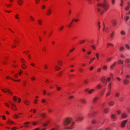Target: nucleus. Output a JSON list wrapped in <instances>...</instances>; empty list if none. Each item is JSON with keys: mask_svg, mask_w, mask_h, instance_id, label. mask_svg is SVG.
<instances>
[{"mask_svg": "<svg viewBox=\"0 0 130 130\" xmlns=\"http://www.w3.org/2000/svg\"><path fill=\"white\" fill-rule=\"evenodd\" d=\"M97 6L96 8L98 11L102 14L104 12V10H106L108 8L109 5L107 2L105 1L102 3H98Z\"/></svg>", "mask_w": 130, "mask_h": 130, "instance_id": "obj_1", "label": "nucleus"}, {"mask_svg": "<svg viewBox=\"0 0 130 130\" xmlns=\"http://www.w3.org/2000/svg\"><path fill=\"white\" fill-rule=\"evenodd\" d=\"M72 119L70 118H67L64 120L63 124L64 128L66 129H72V126L75 123L72 121Z\"/></svg>", "mask_w": 130, "mask_h": 130, "instance_id": "obj_2", "label": "nucleus"}, {"mask_svg": "<svg viewBox=\"0 0 130 130\" xmlns=\"http://www.w3.org/2000/svg\"><path fill=\"white\" fill-rule=\"evenodd\" d=\"M75 119L77 121H78V120L81 121L84 120V117L82 116H80L79 115H77L75 117Z\"/></svg>", "mask_w": 130, "mask_h": 130, "instance_id": "obj_3", "label": "nucleus"}, {"mask_svg": "<svg viewBox=\"0 0 130 130\" xmlns=\"http://www.w3.org/2000/svg\"><path fill=\"white\" fill-rule=\"evenodd\" d=\"M127 120H125L122 121L121 124V126L122 127H124L125 126L126 123L127 122Z\"/></svg>", "mask_w": 130, "mask_h": 130, "instance_id": "obj_4", "label": "nucleus"}, {"mask_svg": "<svg viewBox=\"0 0 130 130\" xmlns=\"http://www.w3.org/2000/svg\"><path fill=\"white\" fill-rule=\"evenodd\" d=\"M129 81L127 79H124L123 80V83L124 85H127L129 83Z\"/></svg>", "mask_w": 130, "mask_h": 130, "instance_id": "obj_5", "label": "nucleus"}, {"mask_svg": "<svg viewBox=\"0 0 130 130\" xmlns=\"http://www.w3.org/2000/svg\"><path fill=\"white\" fill-rule=\"evenodd\" d=\"M101 81L102 83H105L106 84H107V81L105 79V78L104 76H102L101 79Z\"/></svg>", "mask_w": 130, "mask_h": 130, "instance_id": "obj_6", "label": "nucleus"}, {"mask_svg": "<svg viewBox=\"0 0 130 130\" xmlns=\"http://www.w3.org/2000/svg\"><path fill=\"white\" fill-rule=\"evenodd\" d=\"M12 109L14 110H17V109L16 108V106L15 105L13 104H12L11 103H10Z\"/></svg>", "mask_w": 130, "mask_h": 130, "instance_id": "obj_7", "label": "nucleus"}, {"mask_svg": "<svg viewBox=\"0 0 130 130\" xmlns=\"http://www.w3.org/2000/svg\"><path fill=\"white\" fill-rule=\"evenodd\" d=\"M5 90L6 91H7L9 93L10 95H12L13 93L10 91V90L7 88H5Z\"/></svg>", "mask_w": 130, "mask_h": 130, "instance_id": "obj_8", "label": "nucleus"}, {"mask_svg": "<svg viewBox=\"0 0 130 130\" xmlns=\"http://www.w3.org/2000/svg\"><path fill=\"white\" fill-rule=\"evenodd\" d=\"M99 99V98L98 97H95L94 98L93 102V103H96L97 101Z\"/></svg>", "mask_w": 130, "mask_h": 130, "instance_id": "obj_9", "label": "nucleus"}, {"mask_svg": "<svg viewBox=\"0 0 130 130\" xmlns=\"http://www.w3.org/2000/svg\"><path fill=\"white\" fill-rule=\"evenodd\" d=\"M18 4L20 5H21L23 3V1L22 0H19L17 2Z\"/></svg>", "mask_w": 130, "mask_h": 130, "instance_id": "obj_10", "label": "nucleus"}, {"mask_svg": "<svg viewBox=\"0 0 130 130\" xmlns=\"http://www.w3.org/2000/svg\"><path fill=\"white\" fill-rule=\"evenodd\" d=\"M127 115L125 113H123L122 115V117L123 118H125L127 117Z\"/></svg>", "mask_w": 130, "mask_h": 130, "instance_id": "obj_11", "label": "nucleus"}, {"mask_svg": "<svg viewBox=\"0 0 130 130\" xmlns=\"http://www.w3.org/2000/svg\"><path fill=\"white\" fill-rule=\"evenodd\" d=\"M115 103V102L113 101H110L109 103V104L110 106H113Z\"/></svg>", "mask_w": 130, "mask_h": 130, "instance_id": "obj_12", "label": "nucleus"}, {"mask_svg": "<svg viewBox=\"0 0 130 130\" xmlns=\"http://www.w3.org/2000/svg\"><path fill=\"white\" fill-rule=\"evenodd\" d=\"M52 11L50 10H48L46 13V14L47 15H49L51 14Z\"/></svg>", "mask_w": 130, "mask_h": 130, "instance_id": "obj_13", "label": "nucleus"}, {"mask_svg": "<svg viewBox=\"0 0 130 130\" xmlns=\"http://www.w3.org/2000/svg\"><path fill=\"white\" fill-rule=\"evenodd\" d=\"M124 49L125 48L123 46H121L119 48L120 51L121 52L123 51Z\"/></svg>", "mask_w": 130, "mask_h": 130, "instance_id": "obj_14", "label": "nucleus"}, {"mask_svg": "<svg viewBox=\"0 0 130 130\" xmlns=\"http://www.w3.org/2000/svg\"><path fill=\"white\" fill-rule=\"evenodd\" d=\"M116 64V62H114L113 64H112L111 66H110V69H112L115 66Z\"/></svg>", "mask_w": 130, "mask_h": 130, "instance_id": "obj_15", "label": "nucleus"}, {"mask_svg": "<svg viewBox=\"0 0 130 130\" xmlns=\"http://www.w3.org/2000/svg\"><path fill=\"white\" fill-rule=\"evenodd\" d=\"M41 116V117L43 118H44L46 116V115L44 113L40 114Z\"/></svg>", "mask_w": 130, "mask_h": 130, "instance_id": "obj_16", "label": "nucleus"}, {"mask_svg": "<svg viewBox=\"0 0 130 130\" xmlns=\"http://www.w3.org/2000/svg\"><path fill=\"white\" fill-rule=\"evenodd\" d=\"M112 22L113 25L114 26H115L117 23V21L115 20H112Z\"/></svg>", "mask_w": 130, "mask_h": 130, "instance_id": "obj_17", "label": "nucleus"}, {"mask_svg": "<svg viewBox=\"0 0 130 130\" xmlns=\"http://www.w3.org/2000/svg\"><path fill=\"white\" fill-rule=\"evenodd\" d=\"M24 103L26 105H28L30 103V102L27 100H26L24 101Z\"/></svg>", "mask_w": 130, "mask_h": 130, "instance_id": "obj_18", "label": "nucleus"}, {"mask_svg": "<svg viewBox=\"0 0 130 130\" xmlns=\"http://www.w3.org/2000/svg\"><path fill=\"white\" fill-rule=\"evenodd\" d=\"M7 122L9 124H14V123L12 121L8 120L7 121Z\"/></svg>", "mask_w": 130, "mask_h": 130, "instance_id": "obj_19", "label": "nucleus"}, {"mask_svg": "<svg viewBox=\"0 0 130 130\" xmlns=\"http://www.w3.org/2000/svg\"><path fill=\"white\" fill-rule=\"evenodd\" d=\"M107 47H108L109 46H114V45L112 44H111L110 43H107Z\"/></svg>", "mask_w": 130, "mask_h": 130, "instance_id": "obj_20", "label": "nucleus"}, {"mask_svg": "<svg viewBox=\"0 0 130 130\" xmlns=\"http://www.w3.org/2000/svg\"><path fill=\"white\" fill-rule=\"evenodd\" d=\"M93 115V113H89L88 115V117L91 118Z\"/></svg>", "mask_w": 130, "mask_h": 130, "instance_id": "obj_21", "label": "nucleus"}, {"mask_svg": "<svg viewBox=\"0 0 130 130\" xmlns=\"http://www.w3.org/2000/svg\"><path fill=\"white\" fill-rule=\"evenodd\" d=\"M94 90V89H92L88 91V93L89 94H91L92 93V92Z\"/></svg>", "mask_w": 130, "mask_h": 130, "instance_id": "obj_22", "label": "nucleus"}, {"mask_svg": "<svg viewBox=\"0 0 130 130\" xmlns=\"http://www.w3.org/2000/svg\"><path fill=\"white\" fill-rule=\"evenodd\" d=\"M21 67L23 69H26L27 67V66L26 65L24 64H22L21 65Z\"/></svg>", "mask_w": 130, "mask_h": 130, "instance_id": "obj_23", "label": "nucleus"}, {"mask_svg": "<svg viewBox=\"0 0 130 130\" xmlns=\"http://www.w3.org/2000/svg\"><path fill=\"white\" fill-rule=\"evenodd\" d=\"M80 101L83 103H86V101L85 99H81Z\"/></svg>", "mask_w": 130, "mask_h": 130, "instance_id": "obj_24", "label": "nucleus"}, {"mask_svg": "<svg viewBox=\"0 0 130 130\" xmlns=\"http://www.w3.org/2000/svg\"><path fill=\"white\" fill-rule=\"evenodd\" d=\"M125 62L127 63H130V60L129 59H126L125 60Z\"/></svg>", "mask_w": 130, "mask_h": 130, "instance_id": "obj_25", "label": "nucleus"}, {"mask_svg": "<svg viewBox=\"0 0 130 130\" xmlns=\"http://www.w3.org/2000/svg\"><path fill=\"white\" fill-rule=\"evenodd\" d=\"M115 96L116 97H118L120 96V94L119 93L117 92L115 94Z\"/></svg>", "mask_w": 130, "mask_h": 130, "instance_id": "obj_26", "label": "nucleus"}, {"mask_svg": "<svg viewBox=\"0 0 130 130\" xmlns=\"http://www.w3.org/2000/svg\"><path fill=\"white\" fill-rule=\"evenodd\" d=\"M111 84L110 83H109V84L108 85V89L109 90H111Z\"/></svg>", "mask_w": 130, "mask_h": 130, "instance_id": "obj_27", "label": "nucleus"}, {"mask_svg": "<svg viewBox=\"0 0 130 130\" xmlns=\"http://www.w3.org/2000/svg\"><path fill=\"white\" fill-rule=\"evenodd\" d=\"M130 78V75L129 74H127L126 75L125 79H127Z\"/></svg>", "mask_w": 130, "mask_h": 130, "instance_id": "obj_28", "label": "nucleus"}, {"mask_svg": "<svg viewBox=\"0 0 130 130\" xmlns=\"http://www.w3.org/2000/svg\"><path fill=\"white\" fill-rule=\"evenodd\" d=\"M125 47L127 49L129 50L130 49V47L129 45L127 44H126L125 45Z\"/></svg>", "mask_w": 130, "mask_h": 130, "instance_id": "obj_29", "label": "nucleus"}, {"mask_svg": "<svg viewBox=\"0 0 130 130\" xmlns=\"http://www.w3.org/2000/svg\"><path fill=\"white\" fill-rule=\"evenodd\" d=\"M121 34L122 35H125L126 34L125 32L123 30L121 31Z\"/></svg>", "mask_w": 130, "mask_h": 130, "instance_id": "obj_30", "label": "nucleus"}, {"mask_svg": "<svg viewBox=\"0 0 130 130\" xmlns=\"http://www.w3.org/2000/svg\"><path fill=\"white\" fill-rule=\"evenodd\" d=\"M109 109L108 108H105L104 110V112L106 113H107Z\"/></svg>", "mask_w": 130, "mask_h": 130, "instance_id": "obj_31", "label": "nucleus"}, {"mask_svg": "<svg viewBox=\"0 0 130 130\" xmlns=\"http://www.w3.org/2000/svg\"><path fill=\"white\" fill-rule=\"evenodd\" d=\"M111 60H112V58L111 57H110V58H108L106 60H107V62H109Z\"/></svg>", "mask_w": 130, "mask_h": 130, "instance_id": "obj_32", "label": "nucleus"}, {"mask_svg": "<svg viewBox=\"0 0 130 130\" xmlns=\"http://www.w3.org/2000/svg\"><path fill=\"white\" fill-rule=\"evenodd\" d=\"M111 117L112 119H115L116 118V115L114 114L111 115Z\"/></svg>", "mask_w": 130, "mask_h": 130, "instance_id": "obj_33", "label": "nucleus"}, {"mask_svg": "<svg viewBox=\"0 0 130 130\" xmlns=\"http://www.w3.org/2000/svg\"><path fill=\"white\" fill-rule=\"evenodd\" d=\"M30 20L33 21L34 20V18L32 16H31L30 17Z\"/></svg>", "mask_w": 130, "mask_h": 130, "instance_id": "obj_34", "label": "nucleus"}, {"mask_svg": "<svg viewBox=\"0 0 130 130\" xmlns=\"http://www.w3.org/2000/svg\"><path fill=\"white\" fill-rule=\"evenodd\" d=\"M38 23L39 25H41L42 23V21L40 20H39L38 21Z\"/></svg>", "mask_w": 130, "mask_h": 130, "instance_id": "obj_35", "label": "nucleus"}, {"mask_svg": "<svg viewBox=\"0 0 130 130\" xmlns=\"http://www.w3.org/2000/svg\"><path fill=\"white\" fill-rule=\"evenodd\" d=\"M101 23L99 21L98 23V25L99 27V29H100L101 28V25H100Z\"/></svg>", "mask_w": 130, "mask_h": 130, "instance_id": "obj_36", "label": "nucleus"}, {"mask_svg": "<svg viewBox=\"0 0 130 130\" xmlns=\"http://www.w3.org/2000/svg\"><path fill=\"white\" fill-rule=\"evenodd\" d=\"M126 109L129 113H130V107H127L126 108Z\"/></svg>", "mask_w": 130, "mask_h": 130, "instance_id": "obj_37", "label": "nucleus"}, {"mask_svg": "<svg viewBox=\"0 0 130 130\" xmlns=\"http://www.w3.org/2000/svg\"><path fill=\"white\" fill-rule=\"evenodd\" d=\"M114 34V32H113L110 35V36L112 38L113 37V36Z\"/></svg>", "mask_w": 130, "mask_h": 130, "instance_id": "obj_38", "label": "nucleus"}, {"mask_svg": "<svg viewBox=\"0 0 130 130\" xmlns=\"http://www.w3.org/2000/svg\"><path fill=\"white\" fill-rule=\"evenodd\" d=\"M15 78H17L18 77V73H16L14 76Z\"/></svg>", "mask_w": 130, "mask_h": 130, "instance_id": "obj_39", "label": "nucleus"}, {"mask_svg": "<svg viewBox=\"0 0 130 130\" xmlns=\"http://www.w3.org/2000/svg\"><path fill=\"white\" fill-rule=\"evenodd\" d=\"M95 55L96 56V58L97 59H99V53H96L95 54Z\"/></svg>", "mask_w": 130, "mask_h": 130, "instance_id": "obj_40", "label": "nucleus"}, {"mask_svg": "<svg viewBox=\"0 0 130 130\" xmlns=\"http://www.w3.org/2000/svg\"><path fill=\"white\" fill-rule=\"evenodd\" d=\"M109 28H108V27L106 28L105 29V32H106L107 33L109 31Z\"/></svg>", "mask_w": 130, "mask_h": 130, "instance_id": "obj_41", "label": "nucleus"}, {"mask_svg": "<svg viewBox=\"0 0 130 130\" xmlns=\"http://www.w3.org/2000/svg\"><path fill=\"white\" fill-rule=\"evenodd\" d=\"M14 118L16 119L17 118H19V117L17 116V115L16 114H15L14 116Z\"/></svg>", "mask_w": 130, "mask_h": 130, "instance_id": "obj_42", "label": "nucleus"}, {"mask_svg": "<svg viewBox=\"0 0 130 130\" xmlns=\"http://www.w3.org/2000/svg\"><path fill=\"white\" fill-rule=\"evenodd\" d=\"M21 61L22 62V63H24L25 62V60L23 58H22L21 59Z\"/></svg>", "mask_w": 130, "mask_h": 130, "instance_id": "obj_43", "label": "nucleus"}, {"mask_svg": "<svg viewBox=\"0 0 130 130\" xmlns=\"http://www.w3.org/2000/svg\"><path fill=\"white\" fill-rule=\"evenodd\" d=\"M13 98L14 101H17V99L16 98V97L15 96H14V97H13Z\"/></svg>", "mask_w": 130, "mask_h": 130, "instance_id": "obj_44", "label": "nucleus"}, {"mask_svg": "<svg viewBox=\"0 0 130 130\" xmlns=\"http://www.w3.org/2000/svg\"><path fill=\"white\" fill-rule=\"evenodd\" d=\"M119 61V64L121 63V64H123V61H121V60H120Z\"/></svg>", "mask_w": 130, "mask_h": 130, "instance_id": "obj_45", "label": "nucleus"}, {"mask_svg": "<svg viewBox=\"0 0 130 130\" xmlns=\"http://www.w3.org/2000/svg\"><path fill=\"white\" fill-rule=\"evenodd\" d=\"M88 82V80L87 79H85L84 80V83L86 84H87Z\"/></svg>", "mask_w": 130, "mask_h": 130, "instance_id": "obj_46", "label": "nucleus"}, {"mask_svg": "<svg viewBox=\"0 0 130 130\" xmlns=\"http://www.w3.org/2000/svg\"><path fill=\"white\" fill-rule=\"evenodd\" d=\"M6 78L7 79H9L10 78L12 80H13V79L11 78H10V77L9 76H7L6 77Z\"/></svg>", "mask_w": 130, "mask_h": 130, "instance_id": "obj_47", "label": "nucleus"}, {"mask_svg": "<svg viewBox=\"0 0 130 130\" xmlns=\"http://www.w3.org/2000/svg\"><path fill=\"white\" fill-rule=\"evenodd\" d=\"M105 91V90L104 89L103 91H101V95L102 96V95L103 94L104 92Z\"/></svg>", "mask_w": 130, "mask_h": 130, "instance_id": "obj_48", "label": "nucleus"}, {"mask_svg": "<svg viewBox=\"0 0 130 130\" xmlns=\"http://www.w3.org/2000/svg\"><path fill=\"white\" fill-rule=\"evenodd\" d=\"M110 91L108 92L106 96V97H107L108 95H110Z\"/></svg>", "mask_w": 130, "mask_h": 130, "instance_id": "obj_49", "label": "nucleus"}, {"mask_svg": "<svg viewBox=\"0 0 130 130\" xmlns=\"http://www.w3.org/2000/svg\"><path fill=\"white\" fill-rule=\"evenodd\" d=\"M91 46L93 50H95V49L96 47L94 45H91Z\"/></svg>", "mask_w": 130, "mask_h": 130, "instance_id": "obj_50", "label": "nucleus"}, {"mask_svg": "<svg viewBox=\"0 0 130 130\" xmlns=\"http://www.w3.org/2000/svg\"><path fill=\"white\" fill-rule=\"evenodd\" d=\"M46 49V47L44 46H43L42 48V50L44 51H45Z\"/></svg>", "mask_w": 130, "mask_h": 130, "instance_id": "obj_51", "label": "nucleus"}, {"mask_svg": "<svg viewBox=\"0 0 130 130\" xmlns=\"http://www.w3.org/2000/svg\"><path fill=\"white\" fill-rule=\"evenodd\" d=\"M73 20H72V21H71V23L70 24L69 26V27H71V24H72V23L73 22Z\"/></svg>", "mask_w": 130, "mask_h": 130, "instance_id": "obj_52", "label": "nucleus"}, {"mask_svg": "<svg viewBox=\"0 0 130 130\" xmlns=\"http://www.w3.org/2000/svg\"><path fill=\"white\" fill-rule=\"evenodd\" d=\"M40 1V0H35L36 3V4H38L39 3Z\"/></svg>", "mask_w": 130, "mask_h": 130, "instance_id": "obj_53", "label": "nucleus"}, {"mask_svg": "<svg viewBox=\"0 0 130 130\" xmlns=\"http://www.w3.org/2000/svg\"><path fill=\"white\" fill-rule=\"evenodd\" d=\"M97 87L98 88H101V86L100 85H98L97 86Z\"/></svg>", "mask_w": 130, "mask_h": 130, "instance_id": "obj_54", "label": "nucleus"}, {"mask_svg": "<svg viewBox=\"0 0 130 130\" xmlns=\"http://www.w3.org/2000/svg\"><path fill=\"white\" fill-rule=\"evenodd\" d=\"M18 16L19 15L18 14H17L15 16V18L17 19H19V18L18 17Z\"/></svg>", "mask_w": 130, "mask_h": 130, "instance_id": "obj_55", "label": "nucleus"}, {"mask_svg": "<svg viewBox=\"0 0 130 130\" xmlns=\"http://www.w3.org/2000/svg\"><path fill=\"white\" fill-rule=\"evenodd\" d=\"M115 0H112L111 2L112 4L113 5L115 3Z\"/></svg>", "mask_w": 130, "mask_h": 130, "instance_id": "obj_56", "label": "nucleus"}, {"mask_svg": "<svg viewBox=\"0 0 130 130\" xmlns=\"http://www.w3.org/2000/svg\"><path fill=\"white\" fill-rule=\"evenodd\" d=\"M120 56L121 58H124L125 57L124 56L123 54H121Z\"/></svg>", "mask_w": 130, "mask_h": 130, "instance_id": "obj_57", "label": "nucleus"}, {"mask_svg": "<svg viewBox=\"0 0 130 130\" xmlns=\"http://www.w3.org/2000/svg\"><path fill=\"white\" fill-rule=\"evenodd\" d=\"M129 19V17L128 16H127L126 17V21H128V20Z\"/></svg>", "mask_w": 130, "mask_h": 130, "instance_id": "obj_58", "label": "nucleus"}, {"mask_svg": "<svg viewBox=\"0 0 130 130\" xmlns=\"http://www.w3.org/2000/svg\"><path fill=\"white\" fill-rule=\"evenodd\" d=\"M129 7L127 6V7L125 8V9L126 10H129Z\"/></svg>", "mask_w": 130, "mask_h": 130, "instance_id": "obj_59", "label": "nucleus"}, {"mask_svg": "<svg viewBox=\"0 0 130 130\" xmlns=\"http://www.w3.org/2000/svg\"><path fill=\"white\" fill-rule=\"evenodd\" d=\"M107 67L106 66H104L103 67V69H107Z\"/></svg>", "mask_w": 130, "mask_h": 130, "instance_id": "obj_60", "label": "nucleus"}, {"mask_svg": "<svg viewBox=\"0 0 130 130\" xmlns=\"http://www.w3.org/2000/svg\"><path fill=\"white\" fill-rule=\"evenodd\" d=\"M91 127H89L87 128V130H91Z\"/></svg>", "mask_w": 130, "mask_h": 130, "instance_id": "obj_61", "label": "nucleus"}, {"mask_svg": "<svg viewBox=\"0 0 130 130\" xmlns=\"http://www.w3.org/2000/svg\"><path fill=\"white\" fill-rule=\"evenodd\" d=\"M48 125V124L46 123H44L43 124V125L44 126H46Z\"/></svg>", "mask_w": 130, "mask_h": 130, "instance_id": "obj_62", "label": "nucleus"}, {"mask_svg": "<svg viewBox=\"0 0 130 130\" xmlns=\"http://www.w3.org/2000/svg\"><path fill=\"white\" fill-rule=\"evenodd\" d=\"M101 70V69L100 68H99L97 70V71L98 72H100Z\"/></svg>", "mask_w": 130, "mask_h": 130, "instance_id": "obj_63", "label": "nucleus"}, {"mask_svg": "<svg viewBox=\"0 0 130 130\" xmlns=\"http://www.w3.org/2000/svg\"><path fill=\"white\" fill-rule=\"evenodd\" d=\"M11 128L12 130H15L16 129V128L15 127H12Z\"/></svg>", "mask_w": 130, "mask_h": 130, "instance_id": "obj_64", "label": "nucleus"}]
</instances>
